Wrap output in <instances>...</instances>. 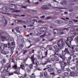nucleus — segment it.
Returning <instances> with one entry per match:
<instances>
[{"mask_svg":"<svg viewBox=\"0 0 78 78\" xmlns=\"http://www.w3.org/2000/svg\"><path fill=\"white\" fill-rule=\"evenodd\" d=\"M0 39H1L2 41H5V40H6V41L7 40H8L9 38L8 37H6L5 36H2L0 37Z\"/></svg>","mask_w":78,"mask_h":78,"instance_id":"obj_4","label":"nucleus"},{"mask_svg":"<svg viewBox=\"0 0 78 78\" xmlns=\"http://www.w3.org/2000/svg\"><path fill=\"white\" fill-rule=\"evenodd\" d=\"M33 64H31L30 65V69H32V68H33Z\"/></svg>","mask_w":78,"mask_h":78,"instance_id":"obj_35","label":"nucleus"},{"mask_svg":"<svg viewBox=\"0 0 78 78\" xmlns=\"http://www.w3.org/2000/svg\"><path fill=\"white\" fill-rule=\"evenodd\" d=\"M12 61L13 62H14V59H13L12 60Z\"/></svg>","mask_w":78,"mask_h":78,"instance_id":"obj_64","label":"nucleus"},{"mask_svg":"<svg viewBox=\"0 0 78 78\" xmlns=\"http://www.w3.org/2000/svg\"><path fill=\"white\" fill-rule=\"evenodd\" d=\"M1 53L2 54H3V55H5V52L4 51H1Z\"/></svg>","mask_w":78,"mask_h":78,"instance_id":"obj_30","label":"nucleus"},{"mask_svg":"<svg viewBox=\"0 0 78 78\" xmlns=\"http://www.w3.org/2000/svg\"><path fill=\"white\" fill-rule=\"evenodd\" d=\"M64 74L66 76L68 75V73H64Z\"/></svg>","mask_w":78,"mask_h":78,"instance_id":"obj_46","label":"nucleus"},{"mask_svg":"<svg viewBox=\"0 0 78 78\" xmlns=\"http://www.w3.org/2000/svg\"><path fill=\"white\" fill-rule=\"evenodd\" d=\"M6 69H5L4 70V72L5 73L6 72Z\"/></svg>","mask_w":78,"mask_h":78,"instance_id":"obj_62","label":"nucleus"},{"mask_svg":"<svg viewBox=\"0 0 78 78\" xmlns=\"http://www.w3.org/2000/svg\"><path fill=\"white\" fill-rule=\"evenodd\" d=\"M47 67H48V68H50V67H51V66H50V65H47Z\"/></svg>","mask_w":78,"mask_h":78,"instance_id":"obj_52","label":"nucleus"},{"mask_svg":"<svg viewBox=\"0 0 78 78\" xmlns=\"http://www.w3.org/2000/svg\"><path fill=\"white\" fill-rule=\"evenodd\" d=\"M1 63L2 65H4V63H6V60L4 58L3 59L2 61H1Z\"/></svg>","mask_w":78,"mask_h":78,"instance_id":"obj_14","label":"nucleus"},{"mask_svg":"<svg viewBox=\"0 0 78 78\" xmlns=\"http://www.w3.org/2000/svg\"><path fill=\"white\" fill-rule=\"evenodd\" d=\"M69 24H73V22L72 21H69Z\"/></svg>","mask_w":78,"mask_h":78,"instance_id":"obj_25","label":"nucleus"},{"mask_svg":"<svg viewBox=\"0 0 78 78\" xmlns=\"http://www.w3.org/2000/svg\"><path fill=\"white\" fill-rule=\"evenodd\" d=\"M51 61H55V58H51Z\"/></svg>","mask_w":78,"mask_h":78,"instance_id":"obj_38","label":"nucleus"},{"mask_svg":"<svg viewBox=\"0 0 78 78\" xmlns=\"http://www.w3.org/2000/svg\"><path fill=\"white\" fill-rule=\"evenodd\" d=\"M16 32H18V33H20V31H19V30H16Z\"/></svg>","mask_w":78,"mask_h":78,"instance_id":"obj_56","label":"nucleus"},{"mask_svg":"<svg viewBox=\"0 0 78 78\" xmlns=\"http://www.w3.org/2000/svg\"><path fill=\"white\" fill-rule=\"evenodd\" d=\"M3 45L4 46V47H8V44H5Z\"/></svg>","mask_w":78,"mask_h":78,"instance_id":"obj_40","label":"nucleus"},{"mask_svg":"<svg viewBox=\"0 0 78 78\" xmlns=\"http://www.w3.org/2000/svg\"><path fill=\"white\" fill-rule=\"evenodd\" d=\"M70 75L72 76H76L77 75V74H74V73L73 72H71L70 73Z\"/></svg>","mask_w":78,"mask_h":78,"instance_id":"obj_11","label":"nucleus"},{"mask_svg":"<svg viewBox=\"0 0 78 78\" xmlns=\"http://www.w3.org/2000/svg\"><path fill=\"white\" fill-rule=\"evenodd\" d=\"M10 7H16V6L14 5H12V4L10 5Z\"/></svg>","mask_w":78,"mask_h":78,"instance_id":"obj_37","label":"nucleus"},{"mask_svg":"<svg viewBox=\"0 0 78 78\" xmlns=\"http://www.w3.org/2000/svg\"><path fill=\"white\" fill-rule=\"evenodd\" d=\"M37 70H39L40 71H41V68H36Z\"/></svg>","mask_w":78,"mask_h":78,"instance_id":"obj_45","label":"nucleus"},{"mask_svg":"<svg viewBox=\"0 0 78 78\" xmlns=\"http://www.w3.org/2000/svg\"><path fill=\"white\" fill-rule=\"evenodd\" d=\"M9 53V51L5 52V55H7V54H8Z\"/></svg>","mask_w":78,"mask_h":78,"instance_id":"obj_39","label":"nucleus"},{"mask_svg":"<svg viewBox=\"0 0 78 78\" xmlns=\"http://www.w3.org/2000/svg\"><path fill=\"white\" fill-rule=\"evenodd\" d=\"M55 52H59V49L57 48L55 50Z\"/></svg>","mask_w":78,"mask_h":78,"instance_id":"obj_31","label":"nucleus"},{"mask_svg":"<svg viewBox=\"0 0 78 78\" xmlns=\"http://www.w3.org/2000/svg\"><path fill=\"white\" fill-rule=\"evenodd\" d=\"M67 62L68 65L69 66L70 65V60H67Z\"/></svg>","mask_w":78,"mask_h":78,"instance_id":"obj_26","label":"nucleus"},{"mask_svg":"<svg viewBox=\"0 0 78 78\" xmlns=\"http://www.w3.org/2000/svg\"><path fill=\"white\" fill-rule=\"evenodd\" d=\"M20 68H18L17 69L16 71L14 72V73L16 74H17V75H19V74H20Z\"/></svg>","mask_w":78,"mask_h":78,"instance_id":"obj_5","label":"nucleus"},{"mask_svg":"<svg viewBox=\"0 0 78 78\" xmlns=\"http://www.w3.org/2000/svg\"><path fill=\"white\" fill-rule=\"evenodd\" d=\"M13 68H14L15 69H16L17 68V65H15L13 66Z\"/></svg>","mask_w":78,"mask_h":78,"instance_id":"obj_22","label":"nucleus"},{"mask_svg":"<svg viewBox=\"0 0 78 78\" xmlns=\"http://www.w3.org/2000/svg\"><path fill=\"white\" fill-rule=\"evenodd\" d=\"M20 68L22 69L23 70H24L25 69V66L24 65H23L22 64L20 65Z\"/></svg>","mask_w":78,"mask_h":78,"instance_id":"obj_16","label":"nucleus"},{"mask_svg":"<svg viewBox=\"0 0 78 78\" xmlns=\"http://www.w3.org/2000/svg\"><path fill=\"white\" fill-rule=\"evenodd\" d=\"M2 9L3 11H5L6 12H9V9L6 7H3Z\"/></svg>","mask_w":78,"mask_h":78,"instance_id":"obj_6","label":"nucleus"},{"mask_svg":"<svg viewBox=\"0 0 78 78\" xmlns=\"http://www.w3.org/2000/svg\"><path fill=\"white\" fill-rule=\"evenodd\" d=\"M47 30V29L45 27L41 28L40 29L41 32H44Z\"/></svg>","mask_w":78,"mask_h":78,"instance_id":"obj_7","label":"nucleus"},{"mask_svg":"<svg viewBox=\"0 0 78 78\" xmlns=\"http://www.w3.org/2000/svg\"><path fill=\"white\" fill-rule=\"evenodd\" d=\"M11 9V10H13L12 12H20V10H14V8H11L10 9Z\"/></svg>","mask_w":78,"mask_h":78,"instance_id":"obj_9","label":"nucleus"},{"mask_svg":"<svg viewBox=\"0 0 78 78\" xmlns=\"http://www.w3.org/2000/svg\"><path fill=\"white\" fill-rule=\"evenodd\" d=\"M5 49V47L4 45H0V50H3Z\"/></svg>","mask_w":78,"mask_h":78,"instance_id":"obj_15","label":"nucleus"},{"mask_svg":"<svg viewBox=\"0 0 78 78\" xmlns=\"http://www.w3.org/2000/svg\"><path fill=\"white\" fill-rule=\"evenodd\" d=\"M58 73H61V70H58Z\"/></svg>","mask_w":78,"mask_h":78,"instance_id":"obj_44","label":"nucleus"},{"mask_svg":"<svg viewBox=\"0 0 78 78\" xmlns=\"http://www.w3.org/2000/svg\"><path fill=\"white\" fill-rule=\"evenodd\" d=\"M41 33H38L37 34V36H39V35H41Z\"/></svg>","mask_w":78,"mask_h":78,"instance_id":"obj_41","label":"nucleus"},{"mask_svg":"<svg viewBox=\"0 0 78 78\" xmlns=\"http://www.w3.org/2000/svg\"><path fill=\"white\" fill-rule=\"evenodd\" d=\"M59 34L61 35V34H64V32H61L59 33Z\"/></svg>","mask_w":78,"mask_h":78,"instance_id":"obj_33","label":"nucleus"},{"mask_svg":"<svg viewBox=\"0 0 78 78\" xmlns=\"http://www.w3.org/2000/svg\"><path fill=\"white\" fill-rule=\"evenodd\" d=\"M57 44L59 48V49H62L65 45V43L63 42L62 40H58L57 42Z\"/></svg>","mask_w":78,"mask_h":78,"instance_id":"obj_2","label":"nucleus"},{"mask_svg":"<svg viewBox=\"0 0 78 78\" xmlns=\"http://www.w3.org/2000/svg\"><path fill=\"white\" fill-rule=\"evenodd\" d=\"M15 29H16V30H18L19 29V27H15Z\"/></svg>","mask_w":78,"mask_h":78,"instance_id":"obj_51","label":"nucleus"},{"mask_svg":"<svg viewBox=\"0 0 78 78\" xmlns=\"http://www.w3.org/2000/svg\"><path fill=\"white\" fill-rule=\"evenodd\" d=\"M31 59L32 60L33 64H34V60H35V58L34 57V55H33L31 57Z\"/></svg>","mask_w":78,"mask_h":78,"instance_id":"obj_10","label":"nucleus"},{"mask_svg":"<svg viewBox=\"0 0 78 78\" xmlns=\"http://www.w3.org/2000/svg\"><path fill=\"white\" fill-rule=\"evenodd\" d=\"M62 68H64L65 67V65H61Z\"/></svg>","mask_w":78,"mask_h":78,"instance_id":"obj_34","label":"nucleus"},{"mask_svg":"<svg viewBox=\"0 0 78 78\" xmlns=\"http://www.w3.org/2000/svg\"><path fill=\"white\" fill-rule=\"evenodd\" d=\"M60 58H61L62 59V60H63V61H59V63L60 64V65H62V64H64V61L65 60V58H64V56H63L62 55H60Z\"/></svg>","mask_w":78,"mask_h":78,"instance_id":"obj_3","label":"nucleus"},{"mask_svg":"<svg viewBox=\"0 0 78 78\" xmlns=\"http://www.w3.org/2000/svg\"><path fill=\"white\" fill-rule=\"evenodd\" d=\"M35 64H36V65H38V64H39V62L37 61H36L35 62Z\"/></svg>","mask_w":78,"mask_h":78,"instance_id":"obj_29","label":"nucleus"},{"mask_svg":"<svg viewBox=\"0 0 78 78\" xmlns=\"http://www.w3.org/2000/svg\"><path fill=\"white\" fill-rule=\"evenodd\" d=\"M44 75L45 76H46L47 75V72H45L44 73Z\"/></svg>","mask_w":78,"mask_h":78,"instance_id":"obj_32","label":"nucleus"},{"mask_svg":"<svg viewBox=\"0 0 78 78\" xmlns=\"http://www.w3.org/2000/svg\"><path fill=\"white\" fill-rule=\"evenodd\" d=\"M18 22H21V23H26V22H25L23 21L20 20H18Z\"/></svg>","mask_w":78,"mask_h":78,"instance_id":"obj_20","label":"nucleus"},{"mask_svg":"<svg viewBox=\"0 0 78 78\" xmlns=\"http://www.w3.org/2000/svg\"><path fill=\"white\" fill-rule=\"evenodd\" d=\"M74 30V29L73 28H71L70 29V30L71 31H73Z\"/></svg>","mask_w":78,"mask_h":78,"instance_id":"obj_55","label":"nucleus"},{"mask_svg":"<svg viewBox=\"0 0 78 78\" xmlns=\"http://www.w3.org/2000/svg\"><path fill=\"white\" fill-rule=\"evenodd\" d=\"M51 19V17H47V18H46V19Z\"/></svg>","mask_w":78,"mask_h":78,"instance_id":"obj_43","label":"nucleus"},{"mask_svg":"<svg viewBox=\"0 0 78 78\" xmlns=\"http://www.w3.org/2000/svg\"><path fill=\"white\" fill-rule=\"evenodd\" d=\"M56 61H59V58H56Z\"/></svg>","mask_w":78,"mask_h":78,"instance_id":"obj_58","label":"nucleus"},{"mask_svg":"<svg viewBox=\"0 0 78 78\" xmlns=\"http://www.w3.org/2000/svg\"><path fill=\"white\" fill-rule=\"evenodd\" d=\"M75 41L76 43H78V37H76L75 39Z\"/></svg>","mask_w":78,"mask_h":78,"instance_id":"obj_19","label":"nucleus"},{"mask_svg":"<svg viewBox=\"0 0 78 78\" xmlns=\"http://www.w3.org/2000/svg\"><path fill=\"white\" fill-rule=\"evenodd\" d=\"M75 50H76V51H78V48H76Z\"/></svg>","mask_w":78,"mask_h":78,"instance_id":"obj_63","label":"nucleus"},{"mask_svg":"<svg viewBox=\"0 0 78 78\" xmlns=\"http://www.w3.org/2000/svg\"><path fill=\"white\" fill-rule=\"evenodd\" d=\"M63 30H66V31H67L68 30V29L66 28H65L63 29Z\"/></svg>","mask_w":78,"mask_h":78,"instance_id":"obj_59","label":"nucleus"},{"mask_svg":"<svg viewBox=\"0 0 78 78\" xmlns=\"http://www.w3.org/2000/svg\"><path fill=\"white\" fill-rule=\"evenodd\" d=\"M26 53H27V50H24L23 51V54H25Z\"/></svg>","mask_w":78,"mask_h":78,"instance_id":"obj_27","label":"nucleus"},{"mask_svg":"<svg viewBox=\"0 0 78 78\" xmlns=\"http://www.w3.org/2000/svg\"><path fill=\"white\" fill-rule=\"evenodd\" d=\"M71 69H75V67H72L71 68Z\"/></svg>","mask_w":78,"mask_h":78,"instance_id":"obj_57","label":"nucleus"},{"mask_svg":"<svg viewBox=\"0 0 78 78\" xmlns=\"http://www.w3.org/2000/svg\"><path fill=\"white\" fill-rule=\"evenodd\" d=\"M47 62H50V59H48L47 60Z\"/></svg>","mask_w":78,"mask_h":78,"instance_id":"obj_47","label":"nucleus"},{"mask_svg":"<svg viewBox=\"0 0 78 78\" xmlns=\"http://www.w3.org/2000/svg\"><path fill=\"white\" fill-rule=\"evenodd\" d=\"M64 64H65L64 66H66L67 65V63H66V62H65Z\"/></svg>","mask_w":78,"mask_h":78,"instance_id":"obj_60","label":"nucleus"},{"mask_svg":"<svg viewBox=\"0 0 78 78\" xmlns=\"http://www.w3.org/2000/svg\"><path fill=\"white\" fill-rule=\"evenodd\" d=\"M35 5H37L39 4V2H37L34 3Z\"/></svg>","mask_w":78,"mask_h":78,"instance_id":"obj_49","label":"nucleus"},{"mask_svg":"<svg viewBox=\"0 0 78 78\" xmlns=\"http://www.w3.org/2000/svg\"><path fill=\"white\" fill-rule=\"evenodd\" d=\"M11 44L13 45H15V43L14 42H12Z\"/></svg>","mask_w":78,"mask_h":78,"instance_id":"obj_53","label":"nucleus"},{"mask_svg":"<svg viewBox=\"0 0 78 78\" xmlns=\"http://www.w3.org/2000/svg\"><path fill=\"white\" fill-rule=\"evenodd\" d=\"M45 17V15H43L42 16H41L40 18H41V19L42 18H44Z\"/></svg>","mask_w":78,"mask_h":78,"instance_id":"obj_50","label":"nucleus"},{"mask_svg":"<svg viewBox=\"0 0 78 78\" xmlns=\"http://www.w3.org/2000/svg\"><path fill=\"white\" fill-rule=\"evenodd\" d=\"M76 35V33H74V35H73L72 37H68L66 41H65V43L67 44V45L69 47H70V45H71V42L73 40V39L74 38L75 36Z\"/></svg>","mask_w":78,"mask_h":78,"instance_id":"obj_1","label":"nucleus"},{"mask_svg":"<svg viewBox=\"0 0 78 78\" xmlns=\"http://www.w3.org/2000/svg\"><path fill=\"white\" fill-rule=\"evenodd\" d=\"M41 8L42 9H48L49 8L45 5H43L41 7Z\"/></svg>","mask_w":78,"mask_h":78,"instance_id":"obj_8","label":"nucleus"},{"mask_svg":"<svg viewBox=\"0 0 78 78\" xmlns=\"http://www.w3.org/2000/svg\"><path fill=\"white\" fill-rule=\"evenodd\" d=\"M19 47L20 48H22L23 47V45H20L19 46Z\"/></svg>","mask_w":78,"mask_h":78,"instance_id":"obj_28","label":"nucleus"},{"mask_svg":"<svg viewBox=\"0 0 78 78\" xmlns=\"http://www.w3.org/2000/svg\"><path fill=\"white\" fill-rule=\"evenodd\" d=\"M60 4H61V5H66L67 4V2L65 1V2H61Z\"/></svg>","mask_w":78,"mask_h":78,"instance_id":"obj_18","label":"nucleus"},{"mask_svg":"<svg viewBox=\"0 0 78 78\" xmlns=\"http://www.w3.org/2000/svg\"><path fill=\"white\" fill-rule=\"evenodd\" d=\"M4 20H5V25H7V21H6V20L5 19Z\"/></svg>","mask_w":78,"mask_h":78,"instance_id":"obj_42","label":"nucleus"},{"mask_svg":"<svg viewBox=\"0 0 78 78\" xmlns=\"http://www.w3.org/2000/svg\"><path fill=\"white\" fill-rule=\"evenodd\" d=\"M52 8H59V9H65V8H58V7H52Z\"/></svg>","mask_w":78,"mask_h":78,"instance_id":"obj_36","label":"nucleus"},{"mask_svg":"<svg viewBox=\"0 0 78 78\" xmlns=\"http://www.w3.org/2000/svg\"><path fill=\"white\" fill-rule=\"evenodd\" d=\"M49 34V33H48L46 32L44 33V34L41 36V38L43 37H44V36H45H45H48Z\"/></svg>","mask_w":78,"mask_h":78,"instance_id":"obj_12","label":"nucleus"},{"mask_svg":"<svg viewBox=\"0 0 78 78\" xmlns=\"http://www.w3.org/2000/svg\"><path fill=\"white\" fill-rule=\"evenodd\" d=\"M36 42H38L39 41V39L38 38H37L36 40Z\"/></svg>","mask_w":78,"mask_h":78,"instance_id":"obj_54","label":"nucleus"},{"mask_svg":"<svg viewBox=\"0 0 78 78\" xmlns=\"http://www.w3.org/2000/svg\"><path fill=\"white\" fill-rule=\"evenodd\" d=\"M53 71V69L52 68L49 69H48V71H49V72H52Z\"/></svg>","mask_w":78,"mask_h":78,"instance_id":"obj_24","label":"nucleus"},{"mask_svg":"<svg viewBox=\"0 0 78 78\" xmlns=\"http://www.w3.org/2000/svg\"><path fill=\"white\" fill-rule=\"evenodd\" d=\"M30 78H35V75L33 73L32 74V75L30 76Z\"/></svg>","mask_w":78,"mask_h":78,"instance_id":"obj_17","label":"nucleus"},{"mask_svg":"<svg viewBox=\"0 0 78 78\" xmlns=\"http://www.w3.org/2000/svg\"><path fill=\"white\" fill-rule=\"evenodd\" d=\"M64 51H65L66 53H67V54H69V55L70 54V52H69V50H68V49L66 48H65Z\"/></svg>","mask_w":78,"mask_h":78,"instance_id":"obj_13","label":"nucleus"},{"mask_svg":"<svg viewBox=\"0 0 78 78\" xmlns=\"http://www.w3.org/2000/svg\"><path fill=\"white\" fill-rule=\"evenodd\" d=\"M54 48H57V46H54Z\"/></svg>","mask_w":78,"mask_h":78,"instance_id":"obj_61","label":"nucleus"},{"mask_svg":"<svg viewBox=\"0 0 78 78\" xmlns=\"http://www.w3.org/2000/svg\"><path fill=\"white\" fill-rule=\"evenodd\" d=\"M73 20L74 21V22H78V20Z\"/></svg>","mask_w":78,"mask_h":78,"instance_id":"obj_48","label":"nucleus"},{"mask_svg":"<svg viewBox=\"0 0 78 78\" xmlns=\"http://www.w3.org/2000/svg\"><path fill=\"white\" fill-rule=\"evenodd\" d=\"M45 56H43L42 57V58H45V57H47V51L45 52Z\"/></svg>","mask_w":78,"mask_h":78,"instance_id":"obj_23","label":"nucleus"},{"mask_svg":"<svg viewBox=\"0 0 78 78\" xmlns=\"http://www.w3.org/2000/svg\"><path fill=\"white\" fill-rule=\"evenodd\" d=\"M66 54V52L65 51H62V55L63 56H64Z\"/></svg>","mask_w":78,"mask_h":78,"instance_id":"obj_21","label":"nucleus"}]
</instances>
